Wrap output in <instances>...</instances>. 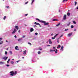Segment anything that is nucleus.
<instances>
[{
	"label": "nucleus",
	"instance_id": "f257e3e1",
	"mask_svg": "<svg viewBox=\"0 0 78 78\" xmlns=\"http://www.w3.org/2000/svg\"><path fill=\"white\" fill-rule=\"evenodd\" d=\"M10 73H11L10 75L11 76H14V75H16V74L17 73V72L16 71L15 72V73L13 71H11L10 72Z\"/></svg>",
	"mask_w": 78,
	"mask_h": 78
},
{
	"label": "nucleus",
	"instance_id": "f03ea898",
	"mask_svg": "<svg viewBox=\"0 0 78 78\" xmlns=\"http://www.w3.org/2000/svg\"><path fill=\"white\" fill-rule=\"evenodd\" d=\"M41 23H44V25H49V23H46L45 21L43 20H41Z\"/></svg>",
	"mask_w": 78,
	"mask_h": 78
},
{
	"label": "nucleus",
	"instance_id": "7ed1b4c3",
	"mask_svg": "<svg viewBox=\"0 0 78 78\" xmlns=\"http://www.w3.org/2000/svg\"><path fill=\"white\" fill-rule=\"evenodd\" d=\"M8 57L5 56V57H4L2 59H4V60L5 61H6V59H8Z\"/></svg>",
	"mask_w": 78,
	"mask_h": 78
},
{
	"label": "nucleus",
	"instance_id": "20e7f679",
	"mask_svg": "<svg viewBox=\"0 0 78 78\" xmlns=\"http://www.w3.org/2000/svg\"><path fill=\"white\" fill-rule=\"evenodd\" d=\"M72 34H73V32H71V33L68 34V37H70V36H71V35Z\"/></svg>",
	"mask_w": 78,
	"mask_h": 78
},
{
	"label": "nucleus",
	"instance_id": "39448f33",
	"mask_svg": "<svg viewBox=\"0 0 78 78\" xmlns=\"http://www.w3.org/2000/svg\"><path fill=\"white\" fill-rule=\"evenodd\" d=\"M16 31H17V30H16V29H14V31H13V32H12V34H14V33H16Z\"/></svg>",
	"mask_w": 78,
	"mask_h": 78
},
{
	"label": "nucleus",
	"instance_id": "423d86ee",
	"mask_svg": "<svg viewBox=\"0 0 78 78\" xmlns=\"http://www.w3.org/2000/svg\"><path fill=\"white\" fill-rule=\"evenodd\" d=\"M48 41L50 44H52V42L51 41V39H49Z\"/></svg>",
	"mask_w": 78,
	"mask_h": 78
},
{
	"label": "nucleus",
	"instance_id": "0eeeda50",
	"mask_svg": "<svg viewBox=\"0 0 78 78\" xmlns=\"http://www.w3.org/2000/svg\"><path fill=\"white\" fill-rule=\"evenodd\" d=\"M66 19V15H64L63 16V20Z\"/></svg>",
	"mask_w": 78,
	"mask_h": 78
},
{
	"label": "nucleus",
	"instance_id": "6e6552de",
	"mask_svg": "<svg viewBox=\"0 0 78 78\" xmlns=\"http://www.w3.org/2000/svg\"><path fill=\"white\" fill-rule=\"evenodd\" d=\"M33 31H34L33 28H30V32H33Z\"/></svg>",
	"mask_w": 78,
	"mask_h": 78
},
{
	"label": "nucleus",
	"instance_id": "1a4fd4ad",
	"mask_svg": "<svg viewBox=\"0 0 78 78\" xmlns=\"http://www.w3.org/2000/svg\"><path fill=\"white\" fill-rule=\"evenodd\" d=\"M34 24H35V25H40V24L39 23H37L36 22H35Z\"/></svg>",
	"mask_w": 78,
	"mask_h": 78
},
{
	"label": "nucleus",
	"instance_id": "9d476101",
	"mask_svg": "<svg viewBox=\"0 0 78 78\" xmlns=\"http://www.w3.org/2000/svg\"><path fill=\"white\" fill-rule=\"evenodd\" d=\"M15 28H16V30H19V27H18V26H16L15 27Z\"/></svg>",
	"mask_w": 78,
	"mask_h": 78
},
{
	"label": "nucleus",
	"instance_id": "9b49d317",
	"mask_svg": "<svg viewBox=\"0 0 78 78\" xmlns=\"http://www.w3.org/2000/svg\"><path fill=\"white\" fill-rule=\"evenodd\" d=\"M63 48H64V47L63 46H62L61 48L60 49L61 50H62V51H63Z\"/></svg>",
	"mask_w": 78,
	"mask_h": 78
},
{
	"label": "nucleus",
	"instance_id": "f8f14e48",
	"mask_svg": "<svg viewBox=\"0 0 78 78\" xmlns=\"http://www.w3.org/2000/svg\"><path fill=\"white\" fill-rule=\"evenodd\" d=\"M17 48H19V47H18V46H16L15 47V50H19V49H17Z\"/></svg>",
	"mask_w": 78,
	"mask_h": 78
},
{
	"label": "nucleus",
	"instance_id": "ddd939ff",
	"mask_svg": "<svg viewBox=\"0 0 78 78\" xmlns=\"http://www.w3.org/2000/svg\"><path fill=\"white\" fill-rule=\"evenodd\" d=\"M67 15L68 16H70V13L69 12H68L67 13Z\"/></svg>",
	"mask_w": 78,
	"mask_h": 78
},
{
	"label": "nucleus",
	"instance_id": "4468645a",
	"mask_svg": "<svg viewBox=\"0 0 78 78\" xmlns=\"http://www.w3.org/2000/svg\"><path fill=\"white\" fill-rule=\"evenodd\" d=\"M70 23H71V22H68V24L67 25L68 27H69V26L70 25Z\"/></svg>",
	"mask_w": 78,
	"mask_h": 78
},
{
	"label": "nucleus",
	"instance_id": "2eb2a0df",
	"mask_svg": "<svg viewBox=\"0 0 78 78\" xmlns=\"http://www.w3.org/2000/svg\"><path fill=\"white\" fill-rule=\"evenodd\" d=\"M26 53H27V51L26 50L24 51H23V55H25Z\"/></svg>",
	"mask_w": 78,
	"mask_h": 78
},
{
	"label": "nucleus",
	"instance_id": "dca6fc26",
	"mask_svg": "<svg viewBox=\"0 0 78 78\" xmlns=\"http://www.w3.org/2000/svg\"><path fill=\"white\" fill-rule=\"evenodd\" d=\"M36 20H38V21H39L40 22H41V20H39V19H38L37 18L36 19Z\"/></svg>",
	"mask_w": 78,
	"mask_h": 78
},
{
	"label": "nucleus",
	"instance_id": "f3484780",
	"mask_svg": "<svg viewBox=\"0 0 78 78\" xmlns=\"http://www.w3.org/2000/svg\"><path fill=\"white\" fill-rule=\"evenodd\" d=\"M58 20H57L56 19H54L53 20V21H58Z\"/></svg>",
	"mask_w": 78,
	"mask_h": 78
},
{
	"label": "nucleus",
	"instance_id": "a211bd4d",
	"mask_svg": "<svg viewBox=\"0 0 78 78\" xmlns=\"http://www.w3.org/2000/svg\"><path fill=\"white\" fill-rule=\"evenodd\" d=\"M61 23H59L58 24H57L56 26V27H58V26H59Z\"/></svg>",
	"mask_w": 78,
	"mask_h": 78
},
{
	"label": "nucleus",
	"instance_id": "6ab92c4d",
	"mask_svg": "<svg viewBox=\"0 0 78 78\" xmlns=\"http://www.w3.org/2000/svg\"><path fill=\"white\" fill-rule=\"evenodd\" d=\"M3 42V41H1V42H0V45L2 44Z\"/></svg>",
	"mask_w": 78,
	"mask_h": 78
},
{
	"label": "nucleus",
	"instance_id": "aec40b11",
	"mask_svg": "<svg viewBox=\"0 0 78 78\" xmlns=\"http://www.w3.org/2000/svg\"><path fill=\"white\" fill-rule=\"evenodd\" d=\"M73 23H74V24H76V22L74 21H73Z\"/></svg>",
	"mask_w": 78,
	"mask_h": 78
},
{
	"label": "nucleus",
	"instance_id": "412c9836",
	"mask_svg": "<svg viewBox=\"0 0 78 78\" xmlns=\"http://www.w3.org/2000/svg\"><path fill=\"white\" fill-rule=\"evenodd\" d=\"M9 61H10V59L9 58L8 61H7V62L9 63Z\"/></svg>",
	"mask_w": 78,
	"mask_h": 78
},
{
	"label": "nucleus",
	"instance_id": "4be33fe9",
	"mask_svg": "<svg viewBox=\"0 0 78 78\" xmlns=\"http://www.w3.org/2000/svg\"><path fill=\"white\" fill-rule=\"evenodd\" d=\"M58 51L57 49H55V53H57V52Z\"/></svg>",
	"mask_w": 78,
	"mask_h": 78
},
{
	"label": "nucleus",
	"instance_id": "5701e85b",
	"mask_svg": "<svg viewBox=\"0 0 78 78\" xmlns=\"http://www.w3.org/2000/svg\"><path fill=\"white\" fill-rule=\"evenodd\" d=\"M6 8H7V9H9V6H6Z\"/></svg>",
	"mask_w": 78,
	"mask_h": 78
},
{
	"label": "nucleus",
	"instance_id": "b1692460",
	"mask_svg": "<svg viewBox=\"0 0 78 78\" xmlns=\"http://www.w3.org/2000/svg\"><path fill=\"white\" fill-rule=\"evenodd\" d=\"M21 40H22V39H21V38H19V39H18V41H21Z\"/></svg>",
	"mask_w": 78,
	"mask_h": 78
},
{
	"label": "nucleus",
	"instance_id": "393cba45",
	"mask_svg": "<svg viewBox=\"0 0 78 78\" xmlns=\"http://www.w3.org/2000/svg\"><path fill=\"white\" fill-rule=\"evenodd\" d=\"M58 34H56L55 36L54 37H56L57 36H58Z\"/></svg>",
	"mask_w": 78,
	"mask_h": 78
},
{
	"label": "nucleus",
	"instance_id": "a878e982",
	"mask_svg": "<svg viewBox=\"0 0 78 78\" xmlns=\"http://www.w3.org/2000/svg\"><path fill=\"white\" fill-rule=\"evenodd\" d=\"M71 28H74V26H73V25H71Z\"/></svg>",
	"mask_w": 78,
	"mask_h": 78
},
{
	"label": "nucleus",
	"instance_id": "bb28decb",
	"mask_svg": "<svg viewBox=\"0 0 78 78\" xmlns=\"http://www.w3.org/2000/svg\"><path fill=\"white\" fill-rule=\"evenodd\" d=\"M6 16H5L3 18L4 20H5V19H6Z\"/></svg>",
	"mask_w": 78,
	"mask_h": 78
},
{
	"label": "nucleus",
	"instance_id": "cd10ccee",
	"mask_svg": "<svg viewBox=\"0 0 78 78\" xmlns=\"http://www.w3.org/2000/svg\"><path fill=\"white\" fill-rule=\"evenodd\" d=\"M69 30V29H66L65 30V31H67Z\"/></svg>",
	"mask_w": 78,
	"mask_h": 78
},
{
	"label": "nucleus",
	"instance_id": "c85d7f7f",
	"mask_svg": "<svg viewBox=\"0 0 78 78\" xmlns=\"http://www.w3.org/2000/svg\"><path fill=\"white\" fill-rule=\"evenodd\" d=\"M53 50L51 49L50 50V52H53Z\"/></svg>",
	"mask_w": 78,
	"mask_h": 78
},
{
	"label": "nucleus",
	"instance_id": "c756f323",
	"mask_svg": "<svg viewBox=\"0 0 78 78\" xmlns=\"http://www.w3.org/2000/svg\"><path fill=\"white\" fill-rule=\"evenodd\" d=\"M34 0H33L32 3H31V5H32V4H33V2H34Z\"/></svg>",
	"mask_w": 78,
	"mask_h": 78
},
{
	"label": "nucleus",
	"instance_id": "7c9ffc66",
	"mask_svg": "<svg viewBox=\"0 0 78 78\" xmlns=\"http://www.w3.org/2000/svg\"><path fill=\"white\" fill-rule=\"evenodd\" d=\"M39 49L40 50H42V48H39Z\"/></svg>",
	"mask_w": 78,
	"mask_h": 78
},
{
	"label": "nucleus",
	"instance_id": "2f4dec72",
	"mask_svg": "<svg viewBox=\"0 0 78 78\" xmlns=\"http://www.w3.org/2000/svg\"><path fill=\"white\" fill-rule=\"evenodd\" d=\"M10 55H12V51H10Z\"/></svg>",
	"mask_w": 78,
	"mask_h": 78
},
{
	"label": "nucleus",
	"instance_id": "473e14b6",
	"mask_svg": "<svg viewBox=\"0 0 78 78\" xmlns=\"http://www.w3.org/2000/svg\"><path fill=\"white\" fill-rule=\"evenodd\" d=\"M1 64H3V62H0V65Z\"/></svg>",
	"mask_w": 78,
	"mask_h": 78
},
{
	"label": "nucleus",
	"instance_id": "72a5a7b5",
	"mask_svg": "<svg viewBox=\"0 0 78 78\" xmlns=\"http://www.w3.org/2000/svg\"><path fill=\"white\" fill-rule=\"evenodd\" d=\"M14 62L13 61H12L11 62V63L12 64H14Z\"/></svg>",
	"mask_w": 78,
	"mask_h": 78
},
{
	"label": "nucleus",
	"instance_id": "f704fd0d",
	"mask_svg": "<svg viewBox=\"0 0 78 78\" xmlns=\"http://www.w3.org/2000/svg\"><path fill=\"white\" fill-rule=\"evenodd\" d=\"M5 55H7L8 54V52L6 51H5Z\"/></svg>",
	"mask_w": 78,
	"mask_h": 78
},
{
	"label": "nucleus",
	"instance_id": "c9c22d12",
	"mask_svg": "<svg viewBox=\"0 0 78 78\" xmlns=\"http://www.w3.org/2000/svg\"><path fill=\"white\" fill-rule=\"evenodd\" d=\"M51 39H55V37H52Z\"/></svg>",
	"mask_w": 78,
	"mask_h": 78
},
{
	"label": "nucleus",
	"instance_id": "e433bc0d",
	"mask_svg": "<svg viewBox=\"0 0 78 78\" xmlns=\"http://www.w3.org/2000/svg\"><path fill=\"white\" fill-rule=\"evenodd\" d=\"M67 0H63V2H67Z\"/></svg>",
	"mask_w": 78,
	"mask_h": 78
},
{
	"label": "nucleus",
	"instance_id": "4c0bfd02",
	"mask_svg": "<svg viewBox=\"0 0 78 78\" xmlns=\"http://www.w3.org/2000/svg\"><path fill=\"white\" fill-rule=\"evenodd\" d=\"M75 6H76V4H77V2H75Z\"/></svg>",
	"mask_w": 78,
	"mask_h": 78
},
{
	"label": "nucleus",
	"instance_id": "58836bf2",
	"mask_svg": "<svg viewBox=\"0 0 78 78\" xmlns=\"http://www.w3.org/2000/svg\"><path fill=\"white\" fill-rule=\"evenodd\" d=\"M38 54H41V51H39L38 52Z\"/></svg>",
	"mask_w": 78,
	"mask_h": 78
},
{
	"label": "nucleus",
	"instance_id": "ea45409f",
	"mask_svg": "<svg viewBox=\"0 0 78 78\" xmlns=\"http://www.w3.org/2000/svg\"><path fill=\"white\" fill-rule=\"evenodd\" d=\"M53 49L55 50V49H56V48H55V47H54L53 48Z\"/></svg>",
	"mask_w": 78,
	"mask_h": 78
},
{
	"label": "nucleus",
	"instance_id": "a19ab883",
	"mask_svg": "<svg viewBox=\"0 0 78 78\" xmlns=\"http://www.w3.org/2000/svg\"><path fill=\"white\" fill-rule=\"evenodd\" d=\"M29 2H28V1H27V2H26V3H25V4H27V3H28Z\"/></svg>",
	"mask_w": 78,
	"mask_h": 78
},
{
	"label": "nucleus",
	"instance_id": "79ce46f5",
	"mask_svg": "<svg viewBox=\"0 0 78 78\" xmlns=\"http://www.w3.org/2000/svg\"><path fill=\"white\" fill-rule=\"evenodd\" d=\"M37 34H38L37 33H35V35H36V36H37Z\"/></svg>",
	"mask_w": 78,
	"mask_h": 78
},
{
	"label": "nucleus",
	"instance_id": "37998d69",
	"mask_svg": "<svg viewBox=\"0 0 78 78\" xmlns=\"http://www.w3.org/2000/svg\"><path fill=\"white\" fill-rule=\"evenodd\" d=\"M51 30V28L50 27L49 29H48V30Z\"/></svg>",
	"mask_w": 78,
	"mask_h": 78
},
{
	"label": "nucleus",
	"instance_id": "c03bdc74",
	"mask_svg": "<svg viewBox=\"0 0 78 78\" xmlns=\"http://www.w3.org/2000/svg\"><path fill=\"white\" fill-rule=\"evenodd\" d=\"M2 40V38H0V41Z\"/></svg>",
	"mask_w": 78,
	"mask_h": 78
},
{
	"label": "nucleus",
	"instance_id": "a18cd8bd",
	"mask_svg": "<svg viewBox=\"0 0 78 78\" xmlns=\"http://www.w3.org/2000/svg\"><path fill=\"white\" fill-rule=\"evenodd\" d=\"M63 36V35H62L61 36H60V38L61 37H62Z\"/></svg>",
	"mask_w": 78,
	"mask_h": 78
},
{
	"label": "nucleus",
	"instance_id": "49530a36",
	"mask_svg": "<svg viewBox=\"0 0 78 78\" xmlns=\"http://www.w3.org/2000/svg\"><path fill=\"white\" fill-rule=\"evenodd\" d=\"M25 36H26L25 35L23 36V37H22L23 38H24V37H25Z\"/></svg>",
	"mask_w": 78,
	"mask_h": 78
},
{
	"label": "nucleus",
	"instance_id": "de8ad7c7",
	"mask_svg": "<svg viewBox=\"0 0 78 78\" xmlns=\"http://www.w3.org/2000/svg\"><path fill=\"white\" fill-rule=\"evenodd\" d=\"M25 16H28V14H25Z\"/></svg>",
	"mask_w": 78,
	"mask_h": 78
},
{
	"label": "nucleus",
	"instance_id": "09e8293b",
	"mask_svg": "<svg viewBox=\"0 0 78 78\" xmlns=\"http://www.w3.org/2000/svg\"><path fill=\"white\" fill-rule=\"evenodd\" d=\"M28 44H30V45H31V43H30V42H28Z\"/></svg>",
	"mask_w": 78,
	"mask_h": 78
},
{
	"label": "nucleus",
	"instance_id": "8fccbe9b",
	"mask_svg": "<svg viewBox=\"0 0 78 78\" xmlns=\"http://www.w3.org/2000/svg\"><path fill=\"white\" fill-rule=\"evenodd\" d=\"M58 47L59 48H61V45H58Z\"/></svg>",
	"mask_w": 78,
	"mask_h": 78
},
{
	"label": "nucleus",
	"instance_id": "3c124183",
	"mask_svg": "<svg viewBox=\"0 0 78 78\" xmlns=\"http://www.w3.org/2000/svg\"><path fill=\"white\" fill-rule=\"evenodd\" d=\"M6 66L7 67H9V65H7Z\"/></svg>",
	"mask_w": 78,
	"mask_h": 78
},
{
	"label": "nucleus",
	"instance_id": "603ef678",
	"mask_svg": "<svg viewBox=\"0 0 78 78\" xmlns=\"http://www.w3.org/2000/svg\"><path fill=\"white\" fill-rule=\"evenodd\" d=\"M14 37H15V38H17V36H16V35H15Z\"/></svg>",
	"mask_w": 78,
	"mask_h": 78
},
{
	"label": "nucleus",
	"instance_id": "864d4df0",
	"mask_svg": "<svg viewBox=\"0 0 78 78\" xmlns=\"http://www.w3.org/2000/svg\"><path fill=\"white\" fill-rule=\"evenodd\" d=\"M47 46H48V47H49V46H50V45H49H49H48Z\"/></svg>",
	"mask_w": 78,
	"mask_h": 78
},
{
	"label": "nucleus",
	"instance_id": "5fc2aeb1",
	"mask_svg": "<svg viewBox=\"0 0 78 78\" xmlns=\"http://www.w3.org/2000/svg\"><path fill=\"white\" fill-rule=\"evenodd\" d=\"M19 62V61H16V62Z\"/></svg>",
	"mask_w": 78,
	"mask_h": 78
},
{
	"label": "nucleus",
	"instance_id": "6e6d98bb",
	"mask_svg": "<svg viewBox=\"0 0 78 78\" xmlns=\"http://www.w3.org/2000/svg\"><path fill=\"white\" fill-rule=\"evenodd\" d=\"M20 30H19L18 31L19 33H20Z\"/></svg>",
	"mask_w": 78,
	"mask_h": 78
},
{
	"label": "nucleus",
	"instance_id": "4d7b16f0",
	"mask_svg": "<svg viewBox=\"0 0 78 78\" xmlns=\"http://www.w3.org/2000/svg\"><path fill=\"white\" fill-rule=\"evenodd\" d=\"M22 58H23V59H24V57H22Z\"/></svg>",
	"mask_w": 78,
	"mask_h": 78
},
{
	"label": "nucleus",
	"instance_id": "13d9d810",
	"mask_svg": "<svg viewBox=\"0 0 78 78\" xmlns=\"http://www.w3.org/2000/svg\"><path fill=\"white\" fill-rule=\"evenodd\" d=\"M39 25V27H41V25L40 24V25Z\"/></svg>",
	"mask_w": 78,
	"mask_h": 78
},
{
	"label": "nucleus",
	"instance_id": "bf43d9fd",
	"mask_svg": "<svg viewBox=\"0 0 78 78\" xmlns=\"http://www.w3.org/2000/svg\"><path fill=\"white\" fill-rule=\"evenodd\" d=\"M74 31H76V29H74Z\"/></svg>",
	"mask_w": 78,
	"mask_h": 78
},
{
	"label": "nucleus",
	"instance_id": "052dcab7",
	"mask_svg": "<svg viewBox=\"0 0 78 78\" xmlns=\"http://www.w3.org/2000/svg\"><path fill=\"white\" fill-rule=\"evenodd\" d=\"M6 42H8V41L7 40L6 41Z\"/></svg>",
	"mask_w": 78,
	"mask_h": 78
},
{
	"label": "nucleus",
	"instance_id": "680f3d73",
	"mask_svg": "<svg viewBox=\"0 0 78 78\" xmlns=\"http://www.w3.org/2000/svg\"><path fill=\"white\" fill-rule=\"evenodd\" d=\"M34 27H36V25H34Z\"/></svg>",
	"mask_w": 78,
	"mask_h": 78
},
{
	"label": "nucleus",
	"instance_id": "e2e57ef3",
	"mask_svg": "<svg viewBox=\"0 0 78 78\" xmlns=\"http://www.w3.org/2000/svg\"><path fill=\"white\" fill-rule=\"evenodd\" d=\"M57 42H58V43H59V41H58Z\"/></svg>",
	"mask_w": 78,
	"mask_h": 78
},
{
	"label": "nucleus",
	"instance_id": "0e129e2a",
	"mask_svg": "<svg viewBox=\"0 0 78 78\" xmlns=\"http://www.w3.org/2000/svg\"><path fill=\"white\" fill-rule=\"evenodd\" d=\"M77 9H78V7L76 8Z\"/></svg>",
	"mask_w": 78,
	"mask_h": 78
},
{
	"label": "nucleus",
	"instance_id": "69168bd1",
	"mask_svg": "<svg viewBox=\"0 0 78 78\" xmlns=\"http://www.w3.org/2000/svg\"><path fill=\"white\" fill-rule=\"evenodd\" d=\"M53 51H55V50H54Z\"/></svg>",
	"mask_w": 78,
	"mask_h": 78
},
{
	"label": "nucleus",
	"instance_id": "338daca9",
	"mask_svg": "<svg viewBox=\"0 0 78 78\" xmlns=\"http://www.w3.org/2000/svg\"><path fill=\"white\" fill-rule=\"evenodd\" d=\"M69 11H69V10H68V12H69Z\"/></svg>",
	"mask_w": 78,
	"mask_h": 78
},
{
	"label": "nucleus",
	"instance_id": "774afa93",
	"mask_svg": "<svg viewBox=\"0 0 78 78\" xmlns=\"http://www.w3.org/2000/svg\"><path fill=\"white\" fill-rule=\"evenodd\" d=\"M53 34H51V35H52Z\"/></svg>",
	"mask_w": 78,
	"mask_h": 78
}]
</instances>
